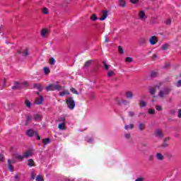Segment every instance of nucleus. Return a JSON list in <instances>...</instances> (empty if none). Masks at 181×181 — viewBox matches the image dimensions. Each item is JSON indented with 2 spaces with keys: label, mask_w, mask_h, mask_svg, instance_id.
I'll list each match as a JSON object with an SVG mask.
<instances>
[{
  "label": "nucleus",
  "mask_w": 181,
  "mask_h": 181,
  "mask_svg": "<svg viewBox=\"0 0 181 181\" xmlns=\"http://www.w3.org/2000/svg\"><path fill=\"white\" fill-rule=\"evenodd\" d=\"M170 91H172L170 87H165L163 90L158 92V97H160V98H165L166 95L170 94Z\"/></svg>",
  "instance_id": "1"
},
{
  "label": "nucleus",
  "mask_w": 181,
  "mask_h": 181,
  "mask_svg": "<svg viewBox=\"0 0 181 181\" xmlns=\"http://www.w3.org/2000/svg\"><path fill=\"white\" fill-rule=\"evenodd\" d=\"M46 91H54V90H57V91L62 90V86L58 84H49L45 88Z\"/></svg>",
  "instance_id": "2"
},
{
  "label": "nucleus",
  "mask_w": 181,
  "mask_h": 181,
  "mask_svg": "<svg viewBox=\"0 0 181 181\" xmlns=\"http://www.w3.org/2000/svg\"><path fill=\"white\" fill-rule=\"evenodd\" d=\"M66 105L69 110H74V107H76V102L73 98L70 97L66 99Z\"/></svg>",
  "instance_id": "3"
},
{
  "label": "nucleus",
  "mask_w": 181,
  "mask_h": 181,
  "mask_svg": "<svg viewBox=\"0 0 181 181\" xmlns=\"http://www.w3.org/2000/svg\"><path fill=\"white\" fill-rule=\"evenodd\" d=\"M150 45L153 46L154 45H156L158 43V37L156 36H152L149 39Z\"/></svg>",
  "instance_id": "4"
},
{
  "label": "nucleus",
  "mask_w": 181,
  "mask_h": 181,
  "mask_svg": "<svg viewBox=\"0 0 181 181\" xmlns=\"http://www.w3.org/2000/svg\"><path fill=\"white\" fill-rule=\"evenodd\" d=\"M139 18H140L141 21H145V19L148 18V16L145 14V11H141L139 13Z\"/></svg>",
  "instance_id": "5"
},
{
  "label": "nucleus",
  "mask_w": 181,
  "mask_h": 181,
  "mask_svg": "<svg viewBox=\"0 0 181 181\" xmlns=\"http://www.w3.org/2000/svg\"><path fill=\"white\" fill-rule=\"evenodd\" d=\"M44 100H45V97L40 95V98H37L35 100V104H37V105H40V104L43 103Z\"/></svg>",
  "instance_id": "6"
},
{
  "label": "nucleus",
  "mask_w": 181,
  "mask_h": 181,
  "mask_svg": "<svg viewBox=\"0 0 181 181\" xmlns=\"http://www.w3.org/2000/svg\"><path fill=\"white\" fill-rule=\"evenodd\" d=\"M125 95L128 100H132L134 98V93L129 90L126 91Z\"/></svg>",
  "instance_id": "7"
},
{
  "label": "nucleus",
  "mask_w": 181,
  "mask_h": 181,
  "mask_svg": "<svg viewBox=\"0 0 181 181\" xmlns=\"http://www.w3.org/2000/svg\"><path fill=\"white\" fill-rule=\"evenodd\" d=\"M25 135H27V136H29L30 138H32V136L35 135V131H33V129H30L25 132Z\"/></svg>",
  "instance_id": "8"
},
{
  "label": "nucleus",
  "mask_w": 181,
  "mask_h": 181,
  "mask_svg": "<svg viewBox=\"0 0 181 181\" xmlns=\"http://www.w3.org/2000/svg\"><path fill=\"white\" fill-rule=\"evenodd\" d=\"M103 16L102 17L100 18V21H105V19H107V16H108V11H102Z\"/></svg>",
  "instance_id": "9"
},
{
  "label": "nucleus",
  "mask_w": 181,
  "mask_h": 181,
  "mask_svg": "<svg viewBox=\"0 0 181 181\" xmlns=\"http://www.w3.org/2000/svg\"><path fill=\"white\" fill-rule=\"evenodd\" d=\"M158 86H150L149 88V93L151 95H155V93H156V88Z\"/></svg>",
  "instance_id": "10"
},
{
  "label": "nucleus",
  "mask_w": 181,
  "mask_h": 181,
  "mask_svg": "<svg viewBox=\"0 0 181 181\" xmlns=\"http://www.w3.org/2000/svg\"><path fill=\"white\" fill-rule=\"evenodd\" d=\"M156 136L157 138H163V133L160 129H158L156 131Z\"/></svg>",
  "instance_id": "11"
},
{
  "label": "nucleus",
  "mask_w": 181,
  "mask_h": 181,
  "mask_svg": "<svg viewBox=\"0 0 181 181\" xmlns=\"http://www.w3.org/2000/svg\"><path fill=\"white\" fill-rule=\"evenodd\" d=\"M25 83H20L18 82H14V87L16 88V90H21L22 88V86H23Z\"/></svg>",
  "instance_id": "12"
},
{
  "label": "nucleus",
  "mask_w": 181,
  "mask_h": 181,
  "mask_svg": "<svg viewBox=\"0 0 181 181\" xmlns=\"http://www.w3.org/2000/svg\"><path fill=\"white\" fill-rule=\"evenodd\" d=\"M34 121H42V115L39 114H35L33 115V118Z\"/></svg>",
  "instance_id": "13"
},
{
  "label": "nucleus",
  "mask_w": 181,
  "mask_h": 181,
  "mask_svg": "<svg viewBox=\"0 0 181 181\" xmlns=\"http://www.w3.org/2000/svg\"><path fill=\"white\" fill-rule=\"evenodd\" d=\"M58 128L60 131L66 129V123H58Z\"/></svg>",
  "instance_id": "14"
},
{
  "label": "nucleus",
  "mask_w": 181,
  "mask_h": 181,
  "mask_svg": "<svg viewBox=\"0 0 181 181\" xmlns=\"http://www.w3.org/2000/svg\"><path fill=\"white\" fill-rule=\"evenodd\" d=\"M58 124H66V117H60L57 119Z\"/></svg>",
  "instance_id": "15"
},
{
  "label": "nucleus",
  "mask_w": 181,
  "mask_h": 181,
  "mask_svg": "<svg viewBox=\"0 0 181 181\" xmlns=\"http://www.w3.org/2000/svg\"><path fill=\"white\" fill-rule=\"evenodd\" d=\"M21 54H22L24 57H28V56H29V54H30L29 49H25L21 52Z\"/></svg>",
  "instance_id": "16"
},
{
  "label": "nucleus",
  "mask_w": 181,
  "mask_h": 181,
  "mask_svg": "<svg viewBox=\"0 0 181 181\" xmlns=\"http://www.w3.org/2000/svg\"><path fill=\"white\" fill-rule=\"evenodd\" d=\"M69 94H70V92H69L67 90L59 92L60 97H64V95H69Z\"/></svg>",
  "instance_id": "17"
},
{
  "label": "nucleus",
  "mask_w": 181,
  "mask_h": 181,
  "mask_svg": "<svg viewBox=\"0 0 181 181\" xmlns=\"http://www.w3.org/2000/svg\"><path fill=\"white\" fill-rule=\"evenodd\" d=\"M27 165H28L29 168L35 166V161H33V159H29Z\"/></svg>",
  "instance_id": "18"
},
{
  "label": "nucleus",
  "mask_w": 181,
  "mask_h": 181,
  "mask_svg": "<svg viewBox=\"0 0 181 181\" xmlns=\"http://www.w3.org/2000/svg\"><path fill=\"white\" fill-rule=\"evenodd\" d=\"M156 159H158V160H162L163 159H164L163 155H162V153H157V154L156 155Z\"/></svg>",
  "instance_id": "19"
},
{
  "label": "nucleus",
  "mask_w": 181,
  "mask_h": 181,
  "mask_svg": "<svg viewBox=\"0 0 181 181\" xmlns=\"http://www.w3.org/2000/svg\"><path fill=\"white\" fill-rule=\"evenodd\" d=\"M7 163L10 172H13V165H12V163H11V160H8Z\"/></svg>",
  "instance_id": "20"
},
{
  "label": "nucleus",
  "mask_w": 181,
  "mask_h": 181,
  "mask_svg": "<svg viewBox=\"0 0 181 181\" xmlns=\"http://www.w3.org/2000/svg\"><path fill=\"white\" fill-rule=\"evenodd\" d=\"M119 4L122 8H125L127 6V2L125 0H119Z\"/></svg>",
  "instance_id": "21"
},
{
  "label": "nucleus",
  "mask_w": 181,
  "mask_h": 181,
  "mask_svg": "<svg viewBox=\"0 0 181 181\" xmlns=\"http://www.w3.org/2000/svg\"><path fill=\"white\" fill-rule=\"evenodd\" d=\"M35 177H36V173H35V170L32 169L30 173V180H35Z\"/></svg>",
  "instance_id": "22"
},
{
  "label": "nucleus",
  "mask_w": 181,
  "mask_h": 181,
  "mask_svg": "<svg viewBox=\"0 0 181 181\" xmlns=\"http://www.w3.org/2000/svg\"><path fill=\"white\" fill-rule=\"evenodd\" d=\"M42 144H44V147L46 146L48 144H50V139L46 138L42 140Z\"/></svg>",
  "instance_id": "23"
},
{
  "label": "nucleus",
  "mask_w": 181,
  "mask_h": 181,
  "mask_svg": "<svg viewBox=\"0 0 181 181\" xmlns=\"http://www.w3.org/2000/svg\"><path fill=\"white\" fill-rule=\"evenodd\" d=\"M33 153H32V151H28L24 153V158H29V156H32Z\"/></svg>",
  "instance_id": "24"
},
{
  "label": "nucleus",
  "mask_w": 181,
  "mask_h": 181,
  "mask_svg": "<svg viewBox=\"0 0 181 181\" xmlns=\"http://www.w3.org/2000/svg\"><path fill=\"white\" fill-rule=\"evenodd\" d=\"M25 107H27V108H30V107L32 106V103H30V100L28 99L25 100Z\"/></svg>",
  "instance_id": "25"
},
{
  "label": "nucleus",
  "mask_w": 181,
  "mask_h": 181,
  "mask_svg": "<svg viewBox=\"0 0 181 181\" xmlns=\"http://www.w3.org/2000/svg\"><path fill=\"white\" fill-rule=\"evenodd\" d=\"M157 76H158V72H155V71H152L149 75L150 78H155Z\"/></svg>",
  "instance_id": "26"
},
{
  "label": "nucleus",
  "mask_w": 181,
  "mask_h": 181,
  "mask_svg": "<svg viewBox=\"0 0 181 181\" xmlns=\"http://www.w3.org/2000/svg\"><path fill=\"white\" fill-rule=\"evenodd\" d=\"M93 63V60H88L86 62H85L84 67L87 69L88 67H90L91 66V64Z\"/></svg>",
  "instance_id": "27"
},
{
  "label": "nucleus",
  "mask_w": 181,
  "mask_h": 181,
  "mask_svg": "<svg viewBox=\"0 0 181 181\" xmlns=\"http://www.w3.org/2000/svg\"><path fill=\"white\" fill-rule=\"evenodd\" d=\"M47 33V29H45V28H43L42 30H41V36L42 37H45L46 36V34Z\"/></svg>",
  "instance_id": "28"
},
{
  "label": "nucleus",
  "mask_w": 181,
  "mask_h": 181,
  "mask_svg": "<svg viewBox=\"0 0 181 181\" xmlns=\"http://www.w3.org/2000/svg\"><path fill=\"white\" fill-rule=\"evenodd\" d=\"M139 43H140V45H145V43H146V39L145 37L140 38Z\"/></svg>",
  "instance_id": "29"
},
{
  "label": "nucleus",
  "mask_w": 181,
  "mask_h": 181,
  "mask_svg": "<svg viewBox=\"0 0 181 181\" xmlns=\"http://www.w3.org/2000/svg\"><path fill=\"white\" fill-rule=\"evenodd\" d=\"M86 141L88 144H93V141H94V139H93V138H91V137L87 136V137H86Z\"/></svg>",
  "instance_id": "30"
},
{
  "label": "nucleus",
  "mask_w": 181,
  "mask_h": 181,
  "mask_svg": "<svg viewBox=\"0 0 181 181\" xmlns=\"http://www.w3.org/2000/svg\"><path fill=\"white\" fill-rule=\"evenodd\" d=\"M145 107H146V103L144 100H141L140 101V107L144 108Z\"/></svg>",
  "instance_id": "31"
},
{
  "label": "nucleus",
  "mask_w": 181,
  "mask_h": 181,
  "mask_svg": "<svg viewBox=\"0 0 181 181\" xmlns=\"http://www.w3.org/2000/svg\"><path fill=\"white\" fill-rule=\"evenodd\" d=\"M139 129L140 131H144L145 129V125H144V124H142V123H139Z\"/></svg>",
  "instance_id": "32"
},
{
  "label": "nucleus",
  "mask_w": 181,
  "mask_h": 181,
  "mask_svg": "<svg viewBox=\"0 0 181 181\" xmlns=\"http://www.w3.org/2000/svg\"><path fill=\"white\" fill-rule=\"evenodd\" d=\"M90 19H91V21H98V17H97V15L93 14L90 16Z\"/></svg>",
  "instance_id": "33"
},
{
  "label": "nucleus",
  "mask_w": 181,
  "mask_h": 181,
  "mask_svg": "<svg viewBox=\"0 0 181 181\" xmlns=\"http://www.w3.org/2000/svg\"><path fill=\"white\" fill-rule=\"evenodd\" d=\"M103 67L105 70H108V69H110V65L107 64V61H103Z\"/></svg>",
  "instance_id": "34"
},
{
  "label": "nucleus",
  "mask_w": 181,
  "mask_h": 181,
  "mask_svg": "<svg viewBox=\"0 0 181 181\" xmlns=\"http://www.w3.org/2000/svg\"><path fill=\"white\" fill-rule=\"evenodd\" d=\"M70 91H71V93H73L74 94H76V95H78V91H77V90H76V88H70Z\"/></svg>",
  "instance_id": "35"
},
{
  "label": "nucleus",
  "mask_w": 181,
  "mask_h": 181,
  "mask_svg": "<svg viewBox=\"0 0 181 181\" xmlns=\"http://www.w3.org/2000/svg\"><path fill=\"white\" fill-rule=\"evenodd\" d=\"M24 156L17 154L16 156V159H18V160H22L23 159Z\"/></svg>",
  "instance_id": "36"
},
{
  "label": "nucleus",
  "mask_w": 181,
  "mask_h": 181,
  "mask_svg": "<svg viewBox=\"0 0 181 181\" xmlns=\"http://www.w3.org/2000/svg\"><path fill=\"white\" fill-rule=\"evenodd\" d=\"M42 13H44V15H47V13H49V9L46 7L43 8Z\"/></svg>",
  "instance_id": "37"
},
{
  "label": "nucleus",
  "mask_w": 181,
  "mask_h": 181,
  "mask_svg": "<svg viewBox=\"0 0 181 181\" xmlns=\"http://www.w3.org/2000/svg\"><path fill=\"white\" fill-rule=\"evenodd\" d=\"M44 73H45V74H49L50 73V69H49L48 67H45L44 68Z\"/></svg>",
  "instance_id": "38"
},
{
  "label": "nucleus",
  "mask_w": 181,
  "mask_h": 181,
  "mask_svg": "<svg viewBox=\"0 0 181 181\" xmlns=\"http://www.w3.org/2000/svg\"><path fill=\"white\" fill-rule=\"evenodd\" d=\"M126 62L127 63H132V62H134V59H132V57H128L126 58Z\"/></svg>",
  "instance_id": "39"
},
{
  "label": "nucleus",
  "mask_w": 181,
  "mask_h": 181,
  "mask_svg": "<svg viewBox=\"0 0 181 181\" xmlns=\"http://www.w3.org/2000/svg\"><path fill=\"white\" fill-rule=\"evenodd\" d=\"M34 87H35V88H37V90H38L39 91H42V86L38 85V84H35V85H34Z\"/></svg>",
  "instance_id": "40"
},
{
  "label": "nucleus",
  "mask_w": 181,
  "mask_h": 181,
  "mask_svg": "<svg viewBox=\"0 0 181 181\" xmlns=\"http://www.w3.org/2000/svg\"><path fill=\"white\" fill-rule=\"evenodd\" d=\"M118 50H119V53H120V54H124V49H122V47L119 46Z\"/></svg>",
  "instance_id": "41"
},
{
  "label": "nucleus",
  "mask_w": 181,
  "mask_h": 181,
  "mask_svg": "<svg viewBox=\"0 0 181 181\" xmlns=\"http://www.w3.org/2000/svg\"><path fill=\"white\" fill-rule=\"evenodd\" d=\"M35 180L36 181H44L43 178L42 177H40V175H37Z\"/></svg>",
  "instance_id": "42"
},
{
  "label": "nucleus",
  "mask_w": 181,
  "mask_h": 181,
  "mask_svg": "<svg viewBox=\"0 0 181 181\" xmlns=\"http://www.w3.org/2000/svg\"><path fill=\"white\" fill-rule=\"evenodd\" d=\"M32 119V117L30 116H27L26 117V120H25V125H28V123Z\"/></svg>",
  "instance_id": "43"
},
{
  "label": "nucleus",
  "mask_w": 181,
  "mask_h": 181,
  "mask_svg": "<svg viewBox=\"0 0 181 181\" xmlns=\"http://www.w3.org/2000/svg\"><path fill=\"white\" fill-rule=\"evenodd\" d=\"M49 63H50V64H52V65L56 63V59H54V58H51V59H49Z\"/></svg>",
  "instance_id": "44"
},
{
  "label": "nucleus",
  "mask_w": 181,
  "mask_h": 181,
  "mask_svg": "<svg viewBox=\"0 0 181 181\" xmlns=\"http://www.w3.org/2000/svg\"><path fill=\"white\" fill-rule=\"evenodd\" d=\"M131 4H133V5H136L139 2V0H130Z\"/></svg>",
  "instance_id": "45"
},
{
  "label": "nucleus",
  "mask_w": 181,
  "mask_h": 181,
  "mask_svg": "<svg viewBox=\"0 0 181 181\" xmlns=\"http://www.w3.org/2000/svg\"><path fill=\"white\" fill-rule=\"evenodd\" d=\"M116 103L117 104V105H122V100H119V99L116 98Z\"/></svg>",
  "instance_id": "46"
},
{
  "label": "nucleus",
  "mask_w": 181,
  "mask_h": 181,
  "mask_svg": "<svg viewBox=\"0 0 181 181\" xmlns=\"http://www.w3.org/2000/svg\"><path fill=\"white\" fill-rule=\"evenodd\" d=\"M114 75V71H109L108 72H107V77H111L112 76H113Z\"/></svg>",
  "instance_id": "47"
},
{
  "label": "nucleus",
  "mask_w": 181,
  "mask_h": 181,
  "mask_svg": "<svg viewBox=\"0 0 181 181\" xmlns=\"http://www.w3.org/2000/svg\"><path fill=\"white\" fill-rule=\"evenodd\" d=\"M176 87H181V79L178 80L175 84Z\"/></svg>",
  "instance_id": "48"
},
{
  "label": "nucleus",
  "mask_w": 181,
  "mask_h": 181,
  "mask_svg": "<svg viewBox=\"0 0 181 181\" xmlns=\"http://www.w3.org/2000/svg\"><path fill=\"white\" fill-rule=\"evenodd\" d=\"M122 104H124V105H128V104H129V102H128V100H122Z\"/></svg>",
  "instance_id": "49"
},
{
  "label": "nucleus",
  "mask_w": 181,
  "mask_h": 181,
  "mask_svg": "<svg viewBox=\"0 0 181 181\" xmlns=\"http://www.w3.org/2000/svg\"><path fill=\"white\" fill-rule=\"evenodd\" d=\"M148 114H151V115H153V114H155V110L149 109L148 110Z\"/></svg>",
  "instance_id": "50"
},
{
  "label": "nucleus",
  "mask_w": 181,
  "mask_h": 181,
  "mask_svg": "<svg viewBox=\"0 0 181 181\" xmlns=\"http://www.w3.org/2000/svg\"><path fill=\"white\" fill-rule=\"evenodd\" d=\"M156 110L157 111H162V106H160V105L156 106Z\"/></svg>",
  "instance_id": "51"
},
{
  "label": "nucleus",
  "mask_w": 181,
  "mask_h": 181,
  "mask_svg": "<svg viewBox=\"0 0 181 181\" xmlns=\"http://www.w3.org/2000/svg\"><path fill=\"white\" fill-rule=\"evenodd\" d=\"M162 50H166L168 49V45H163L161 46Z\"/></svg>",
  "instance_id": "52"
},
{
  "label": "nucleus",
  "mask_w": 181,
  "mask_h": 181,
  "mask_svg": "<svg viewBox=\"0 0 181 181\" xmlns=\"http://www.w3.org/2000/svg\"><path fill=\"white\" fill-rule=\"evenodd\" d=\"M170 23H172V20H170V18H168V19L165 21V25H170Z\"/></svg>",
  "instance_id": "53"
},
{
  "label": "nucleus",
  "mask_w": 181,
  "mask_h": 181,
  "mask_svg": "<svg viewBox=\"0 0 181 181\" xmlns=\"http://www.w3.org/2000/svg\"><path fill=\"white\" fill-rule=\"evenodd\" d=\"M134 115H135V112L133 111L129 112V117H134Z\"/></svg>",
  "instance_id": "54"
},
{
  "label": "nucleus",
  "mask_w": 181,
  "mask_h": 181,
  "mask_svg": "<svg viewBox=\"0 0 181 181\" xmlns=\"http://www.w3.org/2000/svg\"><path fill=\"white\" fill-rule=\"evenodd\" d=\"M5 160V158H4V156L2 154H0V162H4Z\"/></svg>",
  "instance_id": "55"
},
{
  "label": "nucleus",
  "mask_w": 181,
  "mask_h": 181,
  "mask_svg": "<svg viewBox=\"0 0 181 181\" xmlns=\"http://www.w3.org/2000/svg\"><path fill=\"white\" fill-rule=\"evenodd\" d=\"M178 118H181V109L178 110V115H177Z\"/></svg>",
  "instance_id": "56"
},
{
  "label": "nucleus",
  "mask_w": 181,
  "mask_h": 181,
  "mask_svg": "<svg viewBox=\"0 0 181 181\" xmlns=\"http://www.w3.org/2000/svg\"><path fill=\"white\" fill-rule=\"evenodd\" d=\"M124 136H125V138H126L127 139H129L131 135H130L129 134H126L124 135Z\"/></svg>",
  "instance_id": "57"
},
{
  "label": "nucleus",
  "mask_w": 181,
  "mask_h": 181,
  "mask_svg": "<svg viewBox=\"0 0 181 181\" xmlns=\"http://www.w3.org/2000/svg\"><path fill=\"white\" fill-rule=\"evenodd\" d=\"M135 181H144V178L143 177H139V178H136Z\"/></svg>",
  "instance_id": "58"
},
{
  "label": "nucleus",
  "mask_w": 181,
  "mask_h": 181,
  "mask_svg": "<svg viewBox=\"0 0 181 181\" xmlns=\"http://www.w3.org/2000/svg\"><path fill=\"white\" fill-rule=\"evenodd\" d=\"M35 136L38 141H40V136H39V134H35Z\"/></svg>",
  "instance_id": "59"
},
{
  "label": "nucleus",
  "mask_w": 181,
  "mask_h": 181,
  "mask_svg": "<svg viewBox=\"0 0 181 181\" xmlns=\"http://www.w3.org/2000/svg\"><path fill=\"white\" fill-rule=\"evenodd\" d=\"M14 179H16V180H19V176L18 175H16L14 176Z\"/></svg>",
  "instance_id": "60"
},
{
  "label": "nucleus",
  "mask_w": 181,
  "mask_h": 181,
  "mask_svg": "<svg viewBox=\"0 0 181 181\" xmlns=\"http://www.w3.org/2000/svg\"><path fill=\"white\" fill-rule=\"evenodd\" d=\"M169 139H170V138H169V137L165 138V139H164L165 144H166V142H168V141H169Z\"/></svg>",
  "instance_id": "61"
},
{
  "label": "nucleus",
  "mask_w": 181,
  "mask_h": 181,
  "mask_svg": "<svg viewBox=\"0 0 181 181\" xmlns=\"http://www.w3.org/2000/svg\"><path fill=\"white\" fill-rule=\"evenodd\" d=\"M169 66H170V64H166L164 66V69H168V68L169 67Z\"/></svg>",
  "instance_id": "62"
},
{
  "label": "nucleus",
  "mask_w": 181,
  "mask_h": 181,
  "mask_svg": "<svg viewBox=\"0 0 181 181\" xmlns=\"http://www.w3.org/2000/svg\"><path fill=\"white\" fill-rule=\"evenodd\" d=\"M163 148H166L168 146V144L165 143L162 145Z\"/></svg>",
  "instance_id": "63"
},
{
  "label": "nucleus",
  "mask_w": 181,
  "mask_h": 181,
  "mask_svg": "<svg viewBox=\"0 0 181 181\" xmlns=\"http://www.w3.org/2000/svg\"><path fill=\"white\" fill-rule=\"evenodd\" d=\"M132 128H134V124H129V129H132Z\"/></svg>",
  "instance_id": "64"
}]
</instances>
